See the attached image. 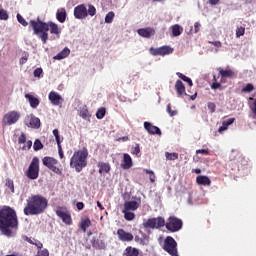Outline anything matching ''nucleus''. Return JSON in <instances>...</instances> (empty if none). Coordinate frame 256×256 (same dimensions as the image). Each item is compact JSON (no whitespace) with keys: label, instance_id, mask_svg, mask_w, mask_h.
I'll return each mask as SVG.
<instances>
[{"label":"nucleus","instance_id":"nucleus-1","mask_svg":"<svg viewBox=\"0 0 256 256\" xmlns=\"http://www.w3.org/2000/svg\"><path fill=\"white\" fill-rule=\"evenodd\" d=\"M29 25L32 27L34 35L39 36L43 45L49 41V31L50 35H54L53 39H60L61 37L62 29L59 24L53 21L43 22L38 16L36 20H30Z\"/></svg>","mask_w":256,"mask_h":256},{"label":"nucleus","instance_id":"nucleus-2","mask_svg":"<svg viewBox=\"0 0 256 256\" xmlns=\"http://www.w3.org/2000/svg\"><path fill=\"white\" fill-rule=\"evenodd\" d=\"M19 220L17 212L9 206H4L0 209V232L5 237H13V229H17Z\"/></svg>","mask_w":256,"mask_h":256},{"label":"nucleus","instance_id":"nucleus-3","mask_svg":"<svg viewBox=\"0 0 256 256\" xmlns=\"http://www.w3.org/2000/svg\"><path fill=\"white\" fill-rule=\"evenodd\" d=\"M26 207L24 208V215H41V213H45V209H47V206L49 205V202L47 201V198L36 194L31 195L26 200Z\"/></svg>","mask_w":256,"mask_h":256},{"label":"nucleus","instance_id":"nucleus-4","mask_svg":"<svg viewBox=\"0 0 256 256\" xmlns=\"http://www.w3.org/2000/svg\"><path fill=\"white\" fill-rule=\"evenodd\" d=\"M89 157V150L83 148L82 150H77L73 153L70 158V167L75 169L77 173H81L85 167H87V158Z\"/></svg>","mask_w":256,"mask_h":256},{"label":"nucleus","instance_id":"nucleus-5","mask_svg":"<svg viewBox=\"0 0 256 256\" xmlns=\"http://www.w3.org/2000/svg\"><path fill=\"white\" fill-rule=\"evenodd\" d=\"M42 163L44 167H47V169L52 171V173H55L56 175H63V170L57 166L59 165V160L51 156H45L42 158Z\"/></svg>","mask_w":256,"mask_h":256},{"label":"nucleus","instance_id":"nucleus-6","mask_svg":"<svg viewBox=\"0 0 256 256\" xmlns=\"http://www.w3.org/2000/svg\"><path fill=\"white\" fill-rule=\"evenodd\" d=\"M162 249L170 256H179V251L177 250V241H175V239L171 236H167L164 239Z\"/></svg>","mask_w":256,"mask_h":256},{"label":"nucleus","instance_id":"nucleus-7","mask_svg":"<svg viewBox=\"0 0 256 256\" xmlns=\"http://www.w3.org/2000/svg\"><path fill=\"white\" fill-rule=\"evenodd\" d=\"M164 227H166L167 231H170V233H177V231L183 229V220L175 216H170L167 222H165Z\"/></svg>","mask_w":256,"mask_h":256},{"label":"nucleus","instance_id":"nucleus-8","mask_svg":"<svg viewBox=\"0 0 256 256\" xmlns=\"http://www.w3.org/2000/svg\"><path fill=\"white\" fill-rule=\"evenodd\" d=\"M144 229H161L165 227V218L159 216L157 218H149L143 222Z\"/></svg>","mask_w":256,"mask_h":256},{"label":"nucleus","instance_id":"nucleus-9","mask_svg":"<svg viewBox=\"0 0 256 256\" xmlns=\"http://www.w3.org/2000/svg\"><path fill=\"white\" fill-rule=\"evenodd\" d=\"M21 119V113L15 110L7 112L2 118V125L4 127L15 125Z\"/></svg>","mask_w":256,"mask_h":256},{"label":"nucleus","instance_id":"nucleus-10","mask_svg":"<svg viewBox=\"0 0 256 256\" xmlns=\"http://www.w3.org/2000/svg\"><path fill=\"white\" fill-rule=\"evenodd\" d=\"M26 177L28 179H38L39 178V158L34 157L29 165L28 170L26 171Z\"/></svg>","mask_w":256,"mask_h":256},{"label":"nucleus","instance_id":"nucleus-11","mask_svg":"<svg viewBox=\"0 0 256 256\" xmlns=\"http://www.w3.org/2000/svg\"><path fill=\"white\" fill-rule=\"evenodd\" d=\"M57 217H59L65 225H73V219L71 218V214L67 211L65 207H57L55 211Z\"/></svg>","mask_w":256,"mask_h":256},{"label":"nucleus","instance_id":"nucleus-12","mask_svg":"<svg viewBox=\"0 0 256 256\" xmlns=\"http://www.w3.org/2000/svg\"><path fill=\"white\" fill-rule=\"evenodd\" d=\"M149 51H150V54L153 55L154 57H157V56L165 57V55H171L174 49L171 46H161L159 48L151 47Z\"/></svg>","mask_w":256,"mask_h":256},{"label":"nucleus","instance_id":"nucleus-13","mask_svg":"<svg viewBox=\"0 0 256 256\" xmlns=\"http://www.w3.org/2000/svg\"><path fill=\"white\" fill-rule=\"evenodd\" d=\"M141 207V197L135 200L125 201L123 205L124 211H137Z\"/></svg>","mask_w":256,"mask_h":256},{"label":"nucleus","instance_id":"nucleus-14","mask_svg":"<svg viewBox=\"0 0 256 256\" xmlns=\"http://www.w3.org/2000/svg\"><path fill=\"white\" fill-rule=\"evenodd\" d=\"M74 17L75 19H86L88 17L85 4H80L74 8Z\"/></svg>","mask_w":256,"mask_h":256},{"label":"nucleus","instance_id":"nucleus-15","mask_svg":"<svg viewBox=\"0 0 256 256\" xmlns=\"http://www.w3.org/2000/svg\"><path fill=\"white\" fill-rule=\"evenodd\" d=\"M117 236L119 241L123 243H130L134 238L132 233L125 231L123 228L117 230Z\"/></svg>","mask_w":256,"mask_h":256},{"label":"nucleus","instance_id":"nucleus-16","mask_svg":"<svg viewBox=\"0 0 256 256\" xmlns=\"http://www.w3.org/2000/svg\"><path fill=\"white\" fill-rule=\"evenodd\" d=\"M26 125L32 129H39L41 127V120L34 115H30L26 118Z\"/></svg>","mask_w":256,"mask_h":256},{"label":"nucleus","instance_id":"nucleus-17","mask_svg":"<svg viewBox=\"0 0 256 256\" xmlns=\"http://www.w3.org/2000/svg\"><path fill=\"white\" fill-rule=\"evenodd\" d=\"M49 101L52 103V105H62L63 104V97L59 95V93L55 91H51L48 95Z\"/></svg>","mask_w":256,"mask_h":256},{"label":"nucleus","instance_id":"nucleus-18","mask_svg":"<svg viewBox=\"0 0 256 256\" xmlns=\"http://www.w3.org/2000/svg\"><path fill=\"white\" fill-rule=\"evenodd\" d=\"M144 129L149 133V135H161V129L152 125L151 122H144Z\"/></svg>","mask_w":256,"mask_h":256},{"label":"nucleus","instance_id":"nucleus-19","mask_svg":"<svg viewBox=\"0 0 256 256\" xmlns=\"http://www.w3.org/2000/svg\"><path fill=\"white\" fill-rule=\"evenodd\" d=\"M137 33H138V35H140V37L149 39L150 37H153V35H155V29H153L151 27L140 28L137 30Z\"/></svg>","mask_w":256,"mask_h":256},{"label":"nucleus","instance_id":"nucleus-20","mask_svg":"<svg viewBox=\"0 0 256 256\" xmlns=\"http://www.w3.org/2000/svg\"><path fill=\"white\" fill-rule=\"evenodd\" d=\"M91 245L94 249L103 250L106 248L105 241L99 239L98 237H92Z\"/></svg>","mask_w":256,"mask_h":256},{"label":"nucleus","instance_id":"nucleus-21","mask_svg":"<svg viewBox=\"0 0 256 256\" xmlns=\"http://www.w3.org/2000/svg\"><path fill=\"white\" fill-rule=\"evenodd\" d=\"M122 169L127 170L133 167V159L127 153L123 154V163L121 164Z\"/></svg>","mask_w":256,"mask_h":256},{"label":"nucleus","instance_id":"nucleus-22","mask_svg":"<svg viewBox=\"0 0 256 256\" xmlns=\"http://www.w3.org/2000/svg\"><path fill=\"white\" fill-rule=\"evenodd\" d=\"M56 19L59 23H65L67 21V10L65 8H60L56 12Z\"/></svg>","mask_w":256,"mask_h":256},{"label":"nucleus","instance_id":"nucleus-23","mask_svg":"<svg viewBox=\"0 0 256 256\" xmlns=\"http://www.w3.org/2000/svg\"><path fill=\"white\" fill-rule=\"evenodd\" d=\"M25 98L28 99L30 107H32V109H37V107H39V98L31 94H25Z\"/></svg>","mask_w":256,"mask_h":256},{"label":"nucleus","instance_id":"nucleus-24","mask_svg":"<svg viewBox=\"0 0 256 256\" xmlns=\"http://www.w3.org/2000/svg\"><path fill=\"white\" fill-rule=\"evenodd\" d=\"M218 71H219V75L222 77V79L235 77V72H233V70H231V69L224 70L223 68H219Z\"/></svg>","mask_w":256,"mask_h":256},{"label":"nucleus","instance_id":"nucleus-25","mask_svg":"<svg viewBox=\"0 0 256 256\" xmlns=\"http://www.w3.org/2000/svg\"><path fill=\"white\" fill-rule=\"evenodd\" d=\"M196 183L198 185H203L204 187L209 186L211 185V179H209L207 176L200 175L196 177Z\"/></svg>","mask_w":256,"mask_h":256},{"label":"nucleus","instance_id":"nucleus-26","mask_svg":"<svg viewBox=\"0 0 256 256\" xmlns=\"http://www.w3.org/2000/svg\"><path fill=\"white\" fill-rule=\"evenodd\" d=\"M98 167L100 174L109 173V171H111V165L107 162H99Z\"/></svg>","mask_w":256,"mask_h":256},{"label":"nucleus","instance_id":"nucleus-27","mask_svg":"<svg viewBox=\"0 0 256 256\" xmlns=\"http://www.w3.org/2000/svg\"><path fill=\"white\" fill-rule=\"evenodd\" d=\"M89 227H91V219L89 218L81 219L80 229L83 231V233H87V229H89Z\"/></svg>","mask_w":256,"mask_h":256},{"label":"nucleus","instance_id":"nucleus-28","mask_svg":"<svg viewBox=\"0 0 256 256\" xmlns=\"http://www.w3.org/2000/svg\"><path fill=\"white\" fill-rule=\"evenodd\" d=\"M229 159L230 161H234L236 165H239L243 157H241V154H239L238 152L232 151L229 156Z\"/></svg>","mask_w":256,"mask_h":256},{"label":"nucleus","instance_id":"nucleus-29","mask_svg":"<svg viewBox=\"0 0 256 256\" xmlns=\"http://www.w3.org/2000/svg\"><path fill=\"white\" fill-rule=\"evenodd\" d=\"M175 89H176L179 97H181V95H183V93H185V85L183 84V82L181 80L176 81Z\"/></svg>","mask_w":256,"mask_h":256},{"label":"nucleus","instance_id":"nucleus-30","mask_svg":"<svg viewBox=\"0 0 256 256\" xmlns=\"http://www.w3.org/2000/svg\"><path fill=\"white\" fill-rule=\"evenodd\" d=\"M125 256H139V249L128 246L124 252Z\"/></svg>","mask_w":256,"mask_h":256},{"label":"nucleus","instance_id":"nucleus-31","mask_svg":"<svg viewBox=\"0 0 256 256\" xmlns=\"http://www.w3.org/2000/svg\"><path fill=\"white\" fill-rule=\"evenodd\" d=\"M71 50L69 48H64L60 53H58L54 59L61 60L69 57Z\"/></svg>","mask_w":256,"mask_h":256},{"label":"nucleus","instance_id":"nucleus-32","mask_svg":"<svg viewBox=\"0 0 256 256\" xmlns=\"http://www.w3.org/2000/svg\"><path fill=\"white\" fill-rule=\"evenodd\" d=\"M183 33V28L179 26V24H175L172 26V35L173 37H179Z\"/></svg>","mask_w":256,"mask_h":256},{"label":"nucleus","instance_id":"nucleus-33","mask_svg":"<svg viewBox=\"0 0 256 256\" xmlns=\"http://www.w3.org/2000/svg\"><path fill=\"white\" fill-rule=\"evenodd\" d=\"M122 213L124 214V219L126 221H133V219H135V213H133V211L122 210Z\"/></svg>","mask_w":256,"mask_h":256},{"label":"nucleus","instance_id":"nucleus-34","mask_svg":"<svg viewBox=\"0 0 256 256\" xmlns=\"http://www.w3.org/2000/svg\"><path fill=\"white\" fill-rule=\"evenodd\" d=\"M177 76L179 77V79H182V81H185L186 83H188L189 87H193V81L191 80V78L185 76L180 72H177Z\"/></svg>","mask_w":256,"mask_h":256},{"label":"nucleus","instance_id":"nucleus-35","mask_svg":"<svg viewBox=\"0 0 256 256\" xmlns=\"http://www.w3.org/2000/svg\"><path fill=\"white\" fill-rule=\"evenodd\" d=\"M165 157L168 161H176V159H179V154L177 152H173V153L166 152Z\"/></svg>","mask_w":256,"mask_h":256},{"label":"nucleus","instance_id":"nucleus-36","mask_svg":"<svg viewBox=\"0 0 256 256\" xmlns=\"http://www.w3.org/2000/svg\"><path fill=\"white\" fill-rule=\"evenodd\" d=\"M113 19H115V12L110 11L105 16V23H113Z\"/></svg>","mask_w":256,"mask_h":256},{"label":"nucleus","instance_id":"nucleus-37","mask_svg":"<svg viewBox=\"0 0 256 256\" xmlns=\"http://www.w3.org/2000/svg\"><path fill=\"white\" fill-rule=\"evenodd\" d=\"M5 186L10 190L11 193H15V184L13 183V180L7 179Z\"/></svg>","mask_w":256,"mask_h":256},{"label":"nucleus","instance_id":"nucleus-38","mask_svg":"<svg viewBox=\"0 0 256 256\" xmlns=\"http://www.w3.org/2000/svg\"><path fill=\"white\" fill-rule=\"evenodd\" d=\"M87 13L90 15V17H95V15H97V9L95 6H93V4L88 5Z\"/></svg>","mask_w":256,"mask_h":256},{"label":"nucleus","instance_id":"nucleus-39","mask_svg":"<svg viewBox=\"0 0 256 256\" xmlns=\"http://www.w3.org/2000/svg\"><path fill=\"white\" fill-rule=\"evenodd\" d=\"M33 149L34 151H41V149H43V143L41 142V140L36 139L34 141Z\"/></svg>","mask_w":256,"mask_h":256},{"label":"nucleus","instance_id":"nucleus-40","mask_svg":"<svg viewBox=\"0 0 256 256\" xmlns=\"http://www.w3.org/2000/svg\"><path fill=\"white\" fill-rule=\"evenodd\" d=\"M105 113H107V110H105L104 107L99 108L96 112L97 119H103V117H105Z\"/></svg>","mask_w":256,"mask_h":256},{"label":"nucleus","instance_id":"nucleus-41","mask_svg":"<svg viewBox=\"0 0 256 256\" xmlns=\"http://www.w3.org/2000/svg\"><path fill=\"white\" fill-rule=\"evenodd\" d=\"M9 19V14L7 13V10L0 9V21H7Z\"/></svg>","mask_w":256,"mask_h":256},{"label":"nucleus","instance_id":"nucleus-42","mask_svg":"<svg viewBox=\"0 0 256 256\" xmlns=\"http://www.w3.org/2000/svg\"><path fill=\"white\" fill-rule=\"evenodd\" d=\"M17 21H18V23H20V25H22L23 27H27V25H29V23L27 22V20H25V18H23V16H21V14H17Z\"/></svg>","mask_w":256,"mask_h":256},{"label":"nucleus","instance_id":"nucleus-43","mask_svg":"<svg viewBox=\"0 0 256 256\" xmlns=\"http://www.w3.org/2000/svg\"><path fill=\"white\" fill-rule=\"evenodd\" d=\"M255 89V86H253V84L249 83L247 84L243 89H242V93H251V91H253Z\"/></svg>","mask_w":256,"mask_h":256},{"label":"nucleus","instance_id":"nucleus-44","mask_svg":"<svg viewBox=\"0 0 256 256\" xmlns=\"http://www.w3.org/2000/svg\"><path fill=\"white\" fill-rule=\"evenodd\" d=\"M80 117H82V119H89V117H91V114H89V110L82 109L80 111Z\"/></svg>","mask_w":256,"mask_h":256},{"label":"nucleus","instance_id":"nucleus-45","mask_svg":"<svg viewBox=\"0 0 256 256\" xmlns=\"http://www.w3.org/2000/svg\"><path fill=\"white\" fill-rule=\"evenodd\" d=\"M52 133H53V135H54V137L56 139L57 145H61V136H59V130L58 129H54Z\"/></svg>","mask_w":256,"mask_h":256},{"label":"nucleus","instance_id":"nucleus-46","mask_svg":"<svg viewBox=\"0 0 256 256\" xmlns=\"http://www.w3.org/2000/svg\"><path fill=\"white\" fill-rule=\"evenodd\" d=\"M245 35V27L240 26L236 29V37H243Z\"/></svg>","mask_w":256,"mask_h":256},{"label":"nucleus","instance_id":"nucleus-47","mask_svg":"<svg viewBox=\"0 0 256 256\" xmlns=\"http://www.w3.org/2000/svg\"><path fill=\"white\" fill-rule=\"evenodd\" d=\"M33 74L34 77H38V79H41V77H43V68H36Z\"/></svg>","mask_w":256,"mask_h":256},{"label":"nucleus","instance_id":"nucleus-48","mask_svg":"<svg viewBox=\"0 0 256 256\" xmlns=\"http://www.w3.org/2000/svg\"><path fill=\"white\" fill-rule=\"evenodd\" d=\"M35 256H49V250L47 248L40 249Z\"/></svg>","mask_w":256,"mask_h":256},{"label":"nucleus","instance_id":"nucleus-49","mask_svg":"<svg viewBox=\"0 0 256 256\" xmlns=\"http://www.w3.org/2000/svg\"><path fill=\"white\" fill-rule=\"evenodd\" d=\"M19 145H23V143H27V136H25V133H22L18 138Z\"/></svg>","mask_w":256,"mask_h":256},{"label":"nucleus","instance_id":"nucleus-50","mask_svg":"<svg viewBox=\"0 0 256 256\" xmlns=\"http://www.w3.org/2000/svg\"><path fill=\"white\" fill-rule=\"evenodd\" d=\"M208 43L210 45H214V47H216L217 49H221V47H223L221 41H208Z\"/></svg>","mask_w":256,"mask_h":256},{"label":"nucleus","instance_id":"nucleus-51","mask_svg":"<svg viewBox=\"0 0 256 256\" xmlns=\"http://www.w3.org/2000/svg\"><path fill=\"white\" fill-rule=\"evenodd\" d=\"M208 109H209L210 113H215V111L217 109V105H215V103H213V102H209Z\"/></svg>","mask_w":256,"mask_h":256},{"label":"nucleus","instance_id":"nucleus-52","mask_svg":"<svg viewBox=\"0 0 256 256\" xmlns=\"http://www.w3.org/2000/svg\"><path fill=\"white\" fill-rule=\"evenodd\" d=\"M166 109H167V113H169L171 117H175V115H177V111L171 110V104H168Z\"/></svg>","mask_w":256,"mask_h":256},{"label":"nucleus","instance_id":"nucleus-53","mask_svg":"<svg viewBox=\"0 0 256 256\" xmlns=\"http://www.w3.org/2000/svg\"><path fill=\"white\" fill-rule=\"evenodd\" d=\"M140 153H141V148H140L139 144H136L135 147L132 150V154L133 155H138Z\"/></svg>","mask_w":256,"mask_h":256},{"label":"nucleus","instance_id":"nucleus-54","mask_svg":"<svg viewBox=\"0 0 256 256\" xmlns=\"http://www.w3.org/2000/svg\"><path fill=\"white\" fill-rule=\"evenodd\" d=\"M28 59H29V54H25L24 56H22L20 58V65H25V63H27Z\"/></svg>","mask_w":256,"mask_h":256},{"label":"nucleus","instance_id":"nucleus-55","mask_svg":"<svg viewBox=\"0 0 256 256\" xmlns=\"http://www.w3.org/2000/svg\"><path fill=\"white\" fill-rule=\"evenodd\" d=\"M219 87H221V83L217 82V80L215 79V76H214V82L212 83L211 85V89H219Z\"/></svg>","mask_w":256,"mask_h":256},{"label":"nucleus","instance_id":"nucleus-56","mask_svg":"<svg viewBox=\"0 0 256 256\" xmlns=\"http://www.w3.org/2000/svg\"><path fill=\"white\" fill-rule=\"evenodd\" d=\"M199 154H202V155H209V150H207V149H199V150H196V155H199Z\"/></svg>","mask_w":256,"mask_h":256},{"label":"nucleus","instance_id":"nucleus-57","mask_svg":"<svg viewBox=\"0 0 256 256\" xmlns=\"http://www.w3.org/2000/svg\"><path fill=\"white\" fill-rule=\"evenodd\" d=\"M58 154H59L60 159H63V157H65V154L63 153V148L61 147V144H58Z\"/></svg>","mask_w":256,"mask_h":256},{"label":"nucleus","instance_id":"nucleus-58","mask_svg":"<svg viewBox=\"0 0 256 256\" xmlns=\"http://www.w3.org/2000/svg\"><path fill=\"white\" fill-rule=\"evenodd\" d=\"M34 245H35V247H37V249H40V250L43 249V243L41 241H39V240H36L34 242Z\"/></svg>","mask_w":256,"mask_h":256},{"label":"nucleus","instance_id":"nucleus-59","mask_svg":"<svg viewBox=\"0 0 256 256\" xmlns=\"http://www.w3.org/2000/svg\"><path fill=\"white\" fill-rule=\"evenodd\" d=\"M200 29H201V24L199 22H196L194 24V33H199Z\"/></svg>","mask_w":256,"mask_h":256},{"label":"nucleus","instance_id":"nucleus-60","mask_svg":"<svg viewBox=\"0 0 256 256\" xmlns=\"http://www.w3.org/2000/svg\"><path fill=\"white\" fill-rule=\"evenodd\" d=\"M76 206H77V210H78V211H81V210L84 209L85 204H83V202H78V203L76 204Z\"/></svg>","mask_w":256,"mask_h":256},{"label":"nucleus","instance_id":"nucleus-61","mask_svg":"<svg viewBox=\"0 0 256 256\" xmlns=\"http://www.w3.org/2000/svg\"><path fill=\"white\" fill-rule=\"evenodd\" d=\"M224 122H226V124L229 125H233V123H235V118H229L228 120H225Z\"/></svg>","mask_w":256,"mask_h":256},{"label":"nucleus","instance_id":"nucleus-62","mask_svg":"<svg viewBox=\"0 0 256 256\" xmlns=\"http://www.w3.org/2000/svg\"><path fill=\"white\" fill-rule=\"evenodd\" d=\"M26 147H27V149H31V147H33V142L31 140H28L26 142Z\"/></svg>","mask_w":256,"mask_h":256},{"label":"nucleus","instance_id":"nucleus-63","mask_svg":"<svg viewBox=\"0 0 256 256\" xmlns=\"http://www.w3.org/2000/svg\"><path fill=\"white\" fill-rule=\"evenodd\" d=\"M24 239L27 241V243H30V245H35V242H33V240H31V238L25 236Z\"/></svg>","mask_w":256,"mask_h":256},{"label":"nucleus","instance_id":"nucleus-64","mask_svg":"<svg viewBox=\"0 0 256 256\" xmlns=\"http://www.w3.org/2000/svg\"><path fill=\"white\" fill-rule=\"evenodd\" d=\"M192 173H196V175H201V169L199 168L192 169Z\"/></svg>","mask_w":256,"mask_h":256}]
</instances>
